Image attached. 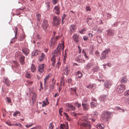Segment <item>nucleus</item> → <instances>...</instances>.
<instances>
[{"instance_id":"0eeeda50","label":"nucleus","mask_w":129,"mask_h":129,"mask_svg":"<svg viewBox=\"0 0 129 129\" xmlns=\"http://www.w3.org/2000/svg\"><path fill=\"white\" fill-rule=\"evenodd\" d=\"M110 51L109 49H106L104 50L101 54L100 58L104 59L106 58L108 56V53Z\"/></svg>"},{"instance_id":"c756f323","label":"nucleus","mask_w":129,"mask_h":129,"mask_svg":"<svg viewBox=\"0 0 129 129\" xmlns=\"http://www.w3.org/2000/svg\"><path fill=\"white\" fill-rule=\"evenodd\" d=\"M96 127L97 129H103L104 128V126L103 124L101 125L100 124H98L96 126Z\"/></svg>"},{"instance_id":"37998d69","label":"nucleus","mask_w":129,"mask_h":129,"mask_svg":"<svg viewBox=\"0 0 129 129\" xmlns=\"http://www.w3.org/2000/svg\"><path fill=\"white\" fill-rule=\"evenodd\" d=\"M58 0H52V3L53 5H55L57 4Z\"/></svg>"},{"instance_id":"6e6d98bb","label":"nucleus","mask_w":129,"mask_h":129,"mask_svg":"<svg viewBox=\"0 0 129 129\" xmlns=\"http://www.w3.org/2000/svg\"><path fill=\"white\" fill-rule=\"evenodd\" d=\"M91 63H88L86 65V68L87 69H89L91 67Z\"/></svg>"},{"instance_id":"c85d7f7f","label":"nucleus","mask_w":129,"mask_h":129,"mask_svg":"<svg viewBox=\"0 0 129 129\" xmlns=\"http://www.w3.org/2000/svg\"><path fill=\"white\" fill-rule=\"evenodd\" d=\"M37 19L38 21L41 22L42 20L41 19V15L40 14H38L36 15Z\"/></svg>"},{"instance_id":"39448f33","label":"nucleus","mask_w":129,"mask_h":129,"mask_svg":"<svg viewBox=\"0 0 129 129\" xmlns=\"http://www.w3.org/2000/svg\"><path fill=\"white\" fill-rule=\"evenodd\" d=\"M125 89V87L124 85H117L116 87L117 92L118 93H121L123 92Z\"/></svg>"},{"instance_id":"423d86ee","label":"nucleus","mask_w":129,"mask_h":129,"mask_svg":"<svg viewBox=\"0 0 129 129\" xmlns=\"http://www.w3.org/2000/svg\"><path fill=\"white\" fill-rule=\"evenodd\" d=\"M59 38V36H57L55 38L53 37L51 39L50 46L53 48L54 46L57 43V40Z\"/></svg>"},{"instance_id":"4d7b16f0","label":"nucleus","mask_w":129,"mask_h":129,"mask_svg":"<svg viewBox=\"0 0 129 129\" xmlns=\"http://www.w3.org/2000/svg\"><path fill=\"white\" fill-rule=\"evenodd\" d=\"M55 56H52V57L51 58V60L52 61H55Z\"/></svg>"},{"instance_id":"8fccbe9b","label":"nucleus","mask_w":129,"mask_h":129,"mask_svg":"<svg viewBox=\"0 0 129 129\" xmlns=\"http://www.w3.org/2000/svg\"><path fill=\"white\" fill-rule=\"evenodd\" d=\"M74 105L78 108L79 107L81 106V104L79 103H76L74 104Z\"/></svg>"},{"instance_id":"4c0bfd02","label":"nucleus","mask_w":129,"mask_h":129,"mask_svg":"<svg viewBox=\"0 0 129 129\" xmlns=\"http://www.w3.org/2000/svg\"><path fill=\"white\" fill-rule=\"evenodd\" d=\"M77 74L78 75V78H80L82 77L83 75L82 73L79 71L77 72Z\"/></svg>"},{"instance_id":"58836bf2","label":"nucleus","mask_w":129,"mask_h":129,"mask_svg":"<svg viewBox=\"0 0 129 129\" xmlns=\"http://www.w3.org/2000/svg\"><path fill=\"white\" fill-rule=\"evenodd\" d=\"M124 95L126 96L129 97V90L125 91L124 92Z\"/></svg>"},{"instance_id":"a18cd8bd","label":"nucleus","mask_w":129,"mask_h":129,"mask_svg":"<svg viewBox=\"0 0 129 129\" xmlns=\"http://www.w3.org/2000/svg\"><path fill=\"white\" fill-rule=\"evenodd\" d=\"M67 57V54L66 53H65L64 55L63 58V62H64V63H65V62L66 61V59Z\"/></svg>"},{"instance_id":"dca6fc26","label":"nucleus","mask_w":129,"mask_h":129,"mask_svg":"<svg viewBox=\"0 0 129 129\" xmlns=\"http://www.w3.org/2000/svg\"><path fill=\"white\" fill-rule=\"evenodd\" d=\"M73 40L76 43L79 42V36L77 34H75L72 36Z\"/></svg>"},{"instance_id":"5701e85b","label":"nucleus","mask_w":129,"mask_h":129,"mask_svg":"<svg viewBox=\"0 0 129 129\" xmlns=\"http://www.w3.org/2000/svg\"><path fill=\"white\" fill-rule=\"evenodd\" d=\"M82 105L83 109L86 110H87L89 108V105L88 104H85L83 103L82 104Z\"/></svg>"},{"instance_id":"a878e982","label":"nucleus","mask_w":129,"mask_h":129,"mask_svg":"<svg viewBox=\"0 0 129 129\" xmlns=\"http://www.w3.org/2000/svg\"><path fill=\"white\" fill-rule=\"evenodd\" d=\"M3 82L7 85H10V81L7 78L5 79L3 81Z\"/></svg>"},{"instance_id":"72a5a7b5","label":"nucleus","mask_w":129,"mask_h":129,"mask_svg":"<svg viewBox=\"0 0 129 129\" xmlns=\"http://www.w3.org/2000/svg\"><path fill=\"white\" fill-rule=\"evenodd\" d=\"M54 127V125L52 122L50 123L49 124L48 129H53Z\"/></svg>"},{"instance_id":"4468645a","label":"nucleus","mask_w":129,"mask_h":129,"mask_svg":"<svg viewBox=\"0 0 129 129\" xmlns=\"http://www.w3.org/2000/svg\"><path fill=\"white\" fill-rule=\"evenodd\" d=\"M60 8L59 5L56 6L54 7L53 11L56 14L58 15L60 13L59 11Z\"/></svg>"},{"instance_id":"6e6552de","label":"nucleus","mask_w":129,"mask_h":129,"mask_svg":"<svg viewBox=\"0 0 129 129\" xmlns=\"http://www.w3.org/2000/svg\"><path fill=\"white\" fill-rule=\"evenodd\" d=\"M42 27L45 31L48 30L49 27V25L47 20H43L42 23Z\"/></svg>"},{"instance_id":"1a4fd4ad","label":"nucleus","mask_w":129,"mask_h":129,"mask_svg":"<svg viewBox=\"0 0 129 129\" xmlns=\"http://www.w3.org/2000/svg\"><path fill=\"white\" fill-rule=\"evenodd\" d=\"M53 23L54 25L56 26L58 25L60 23V19L58 17L55 16L53 18Z\"/></svg>"},{"instance_id":"de8ad7c7","label":"nucleus","mask_w":129,"mask_h":129,"mask_svg":"<svg viewBox=\"0 0 129 129\" xmlns=\"http://www.w3.org/2000/svg\"><path fill=\"white\" fill-rule=\"evenodd\" d=\"M17 30H18L17 28V27H16L15 28V31H14L15 33V37L14 38H13V39H16V38L15 37H16L17 35Z\"/></svg>"},{"instance_id":"393cba45","label":"nucleus","mask_w":129,"mask_h":129,"mask_svg":"<svg viewBox=\"0 0 129 129\" xmlns=\"http://www.w3.org/2000/svg\"><path fill=\"white\" fill-rule=\"evenodd\" d=\"M127 80V78L126 77L124 76L123 77L121 80V82L123 83H125L126 82Z\"/></svg>"},{"instance_id":"2f4dec72","label":"nucleus","mask_w":129,"mask_h":129,"mask_svg":"<svg viewBox=\"0 0 129 129\" xmlns=\"http://www.w3.org/2000/svg\"><path fill=\"white\" fill-rule=\"evenodd\" d=\"M125 105L127 106H129V98H126L124 102Z\"/></svg>"},{"instance_id":"412c9836","label":"nucleus","mask_w":129,"mask_h":129,"mask_svg":"<svg viewBox=\"0 0 129 129\" xmlns=\"http://www.w3.org/2000/svg\"><path fill=\"white\" fill-rule=\"evenodd\" d=\"M22 51L26 56L27 55L29 52V50L28 49L25 48H22Z\"/></svg>"},{"instance_id":"864d4df0","label":"nucleus","mask_w":129,"mask_h":129,"mask_svg":"<svg viewBox=\"0 0 129 129\" xmlns=\"http://www.w3.org/2000/svg\"><path fill=\"white\" fill-rule=\"evenodd\" d=\"M7 101H8V102L9 103H11V99L8 97L7 98Z\"/></svg>"},{"instance_id":"bf43d9fd","label":"nucleus","mask_w":129,"mask_h":129,"mask_svg":"<svg viewBox=\"0 0 129 129\" xmlns=\"http://www.w3.org/2000/svg\"><path fill=\"white\" fill-rule=\"evenodd\" d=\"M27 83L29 84H31L33 83V82L29 81H27Z\"/></svg>"},{"instance_id":"f704fd0d","label":"nucleus","mask_w":129,"mask_h":129,"mask_svg":"<svg viewBox=\"0 0 129 129\" xmlns=\"http://www.w3.org/2000/svg\"><path fill=\"white\" fill-rule=\"evenodd\" d=\"M45 55L43 53H42L40 58L39 59L40 61H42L45 58Z\"/></svg>"},{"instance_id":"20e7f679","label":"nucleus","mask_w":129,"mask_h":129,"mask_svg":"<svg viewBox=\"0 0 129 129\" xmlns=\"http://www.w3.org/2000/svg\"><path fill=\"white\" fill-rule=\"evenodd\" d=\"M111 116L110 113L108 112H106L103 113L101 117L102 119L105 121H107L108 119Z\"/></svg>"},{"instance_id":"5fc2aeb1","label":"nucleus","mask_w":129,"mask_h":129,"mask_svg":"<svg viewBox=\"0 0 129 129\" xmlns=\"http://www.w3.org/2000/svg\"><path fill=\"white\" fill-rule=\"evenodd\" d=\"M98 68L97 67H94L93 68V70L94 72H97L98 71Z\"/></svg>"},{"instance_id":"6ab92c4d","label":"nucleus","mask_w":129,"mask_h":129,"mask_svg":"<svg viewBox=\"0 0 129 129\" xmlns=\"http://www.w3.org/2000/svg\"><path fill=\"white\" fill-rule=\"evenodd\" d=\"M69 89L71 91V95H73L74 93H76L77 88L76 87H75L70 88Z\"/></svg>"},{"instance_id":"473e14b6","label":"nucleus","mask_w":129,"mask_h":129,"mask_svg":"<svg viewBox=\"0 0 129 129\" xmlns=\"http://www.w3.org/2000/svg\"><path fill=\"white\" fill-rule=\"evenodd\" d=\"M31 71L33 72H35L36 70V68L33 64H31Z\"/></svg>"},{"instance_id":"4be33fe9","label":"nucleus","mask_w":129,"mask_h":129,"mask_svg":"<svg viewBox=\"0 0 129 129\" xmlns=\"http://www.w3.org/2000/svg\"><path fill=\"white\" fill-rule=\"evenodd\" d=\"M83 57L82 56L80 55L78 56L76 59L77 61L79 62H82L84 60L83 59Z\"/></svg>"},{"instance_id":"f3484780","label":"nucleus","mask_w":129,"mask_h":129,"mask_svg":"<svg viewBox=\"0 0 129 129\" xmlns=\"http://www.w3.org/2000/svg\"><path fill=\"white\" fill-rule=\"evenodd\" d=\"M67 106L68 108H69V109L68 110V111L70 110L74 111L76 110L75 107L71 104H68L67 105Z\"/></svg>"},{"instance_id":"aec40b11","label":"nucleus","mask_w":129,"mask_h":129,"mask_svg":"<svg viewBox=\"0 0 129 129\" xmlns=\"http://www.w3.org/2000/svg\"><path fill=\"white\" fill-rule=\"evenodd\" d=\"M43 104L42 106L43 107H45L46 106L48 105L49 104V102L48 101V99L46 98L45 99V101H42Z\"/></svg>"},{"instance_id":"3c124183","label":"nucleus","mask_w":129,"mask_h":129,"mask_svg":"<svg viewBox=\"0 0 129 129\" xmlns=\"http://www.w3.org/2000/svg\"><path fill=\"white\" fill-rule=\"evenodd\" d=\"M46 7L47 8V9L48 10H49L50 9V2H47V3Z\"/></svg>"},{"instance_id":"774afa93","label":"nucleus","mask_w":129,"mask_h":129,"mask_svg":"<svg viewBox=\"0 0 129 129\" xmlns=\"http://www.w3.org/2000/svg\"><path fill=\"white\" fill-rule=\"evenodd\" d=\"M97 31L98 33H100L102 32V30L101 29L99 28L98 29Z\"/></svg>"},{"instance_id":"cd10ccee","label":"nucleus","mask_w":129,"mask_h":129,"mask_svg":"<svg viewBox=\"0 0 129 129\" xmlns=\"http://www.w3.org/2000/svg\"><path fill=\"white\" fill-rule=\"evenodd\" d=\"M90 105L91 106L93 107H95L97 105V102H90Z\"/></svg>"},{"instance_id":"e433bc0d","label":"nucleus","mask_w":129,"mask_h":129,"mask_svg":"<svg viewBox=\"0 0 129 129\" xmlns=\"http://www.w3.org/2000/svg\"><path fill=\"white\" fill-rule=\"evenodd\" d=\"M49 75H48L47 76H46L45 78H44V85H45L46 84L47 81V80L49 79Z\"/></svg>"},{"instance_id":"052dcab7","label":"nucleus","mask_w":129,"mask_h":129,"mask_svg":"<svg viewBox=\"0 0 129 129\" xmlns=\"http://www.w3.org/2000/svg\"><path fill=\"white\" fill-rule=\"evenodd\" d=\"M26 77L28 78H30V75L28 74H26Z\"/></svg>"},{"instance_id":"f03ea898","label":"nucleus","mask_w":129,"mask_h":129,"mask_svg":"<svg viewBox=\"0 0 129 129\" xmlns=\"http://www.w3.org/2000/svg\"><path fill=\"white\" fill-rule=\"evenodd\" d=\"M64 49V43L63 42L62 44H59L56 49L53 51L52 53V56L57 57L61 54L62 49L63 51Z\"/></svg>"},{"instance_id":"ddd939ff","label":"nucleus","mask_w":129,"mask_h":129,"mask_svg":"<svg viewBox=\"0 0 129 129\" xmlns=\"http://www.w3.org/2000/svg\"><path fill=\"white\" fill-rule=\"evenodd\" d=\"M112 85V83L110 81L107 80L106 81L104 84V86L107 88H109Z\"/></svg>"},{"instance_id":"49530a36","label":"nucleus","mask_w":129,"mask_h":129,"mask_svg":"<svg viewBox=\"0 0 129 129\" xmlns=\"http://www.w3.org/2000/svg\"><path fill=\"white\" fill-rule=\"evenodd\" d=\"M66 16V14H64L63 15V16L62 17V20H61V22L62 24H63V23L64 22H63V21L64 19L65 18V17Z\"/></svg>"},{"instance_id":"9b49d317","label":"nucleus","mask_w":129,"mask_h":129,"mask_svg":"<svg viewBox=\"0 0 129 129\" xmlns=\"http://www.w3.org/2000/svg\"><path fill=\"white\" fill-rule=\"evenodd\" d=\"M45 64H39L38 67V71L40 73H42L44 71V67Z\"/></svg>"},{"instance_id":"a19ab883","label":"nucleus","mask_w":129,"mask_h":129,"mask_svg":"<svg viewBox=\"0 0 129 129\" xmlns=\"http://www.w3.org/2000/svg\"><path fill=\"white\" fill-rule=\"evenodd\" d=\"M36 94H34L33 96L32 99L33 102H35L36 101Z\"/></svg>"},{"instance_id":"9d476101","label":"nucleus","mask_w":129,"mask_h":129,"mask_svg":"<svg viewBox=\"0 0 129 129\" xmlns=\"http://www.w3.org/2000/svg\"><path fill=\"white\" fill-rule=\"evenodd\" d=\"M70 71V67L69 65H67L64 68L63 72L66 75H68Z\"/></svg>"},{"instance_id":"603ef678","label":"nucleus","mask_w":129,"mask_h":129,"mask_svg":"<svg viewBox=\"0 0 129 129\" xmlns=\"http://www.w3.org/2000/svg\"><path fill=\"white\" fill-rule=\"evenodd\" d=\"M86 10L87 11H90L91 10V9L88 6H86Z\"/></svg>"},{"instance_id":"13d9d810","label":"nucleus","mask_w":129,"mask_h":129,"mask_svg":"<svg viewBox=\"0 0 129 129\" xmlns=\"http://www.w3.org/2000/svg\"><path fill=\"white\" fill-rule=\"evenodd\" d=\"M85 29L84 28L83 29L79 31V33L81 34H83V32L85 30Z\"/></svg>"},{"instance_id":"ea45409f","label":"nucleus","mask_w":129,"mask_h":129,"mask_svg":"<svg viewBox=\"0 0 129 129\" xmlns=\"http://www.w3.org/2000/svg\"><path fill=\"white\" fill-rule=\"evenodd\" d=\"M18 114H19V116L20 114V112L19 111H16L14 113L13 116H16Z\"/></svg>"},{"instance_id":"680f3d73","label":"nucleus","mask_w":129,"mask_h":129,"mask_svg":"<svg viewBox=\"0 0 129 129\" xmlns=\"http://www.w3.org/2000/svg\"><path fill=\"white\" fill-rule=\"evenodd\" d=\"M83 39L85 41H86L88 39L87 37L86 36H84L83 37Z\"/></svg>"},{"instance_id":"69168bd1","label":"nucleus","mask_w":129,"mask_h":129,"mask_svg":"<svg viewBox=\"0 0 129 129\" xmlns=\"http://www.w3.org/2000/svg\"><path fill=\"white\" fill-rule=\"evenodd\" d=\"M72 80L71 78H70L68 79V82L69 83H72Z\"/></svg>"},{"instance_id":"c9c22d12","label":"nucleus","mask_w":129,"mask_h":129,"mask_svg":"<svg viewBox=\"0 0 129 129\" xmlns=\"http://www.w3.org/2000/svg\"><path fill=\"white\" fill-rule=\"evenodd\" d=\"M97 42L98 43H101L102 42V39L100 36H97L96 37Z\"/></svg>"},{"instance_id":"338daca9","label":"nucleus","mask_w":129,"mask_h":129,"mask_svg":"<svg viewBox=\"0 0 129 129\" xmlns=\"http://www.w3.org/2000/svg\"><path fill=\"white\" fill-rule=\"evenodd\" d=\"M92 102H97L96 100L93 97L92 98Z\"/></svg>"},{"instance_id":"f8f14e48","label":"nucleus","mask_w":129,"mask_h":129,"mask_svg":"<svg viewBox=\"0 0 129 129\" xmlns=\"http://www.w3.org/2000/svg\"><path fill=\"white\" fill-rule=\"evenodd\" d=\"M106 31V34L108 36H112L114 34V31L111 29H108Z\"/></svg>"},{"instance_id":"7c9ffc66","label":"nucleus","mask_w":129,"mask_h":129,"mask_svg":"<svg viewBox=\"0 0 129 129\" xmlns=\"http://www.w3.org/2000/svg\"><path fill=\"white\" fill-rule=\"evenodd\" d=\"M87 87L88 88H95V85L94 84H90L87 86Z\"/></svg>"},{"instance_id":"f257e3e1","label":"nucleus","mask_w":129,"mask_h":129,"mask_svg":"<svg viewBox=\"0 0 129 129\" xmlns=\"http://www.w3.org/2000/svg\"><path fill=\"white\" fill-rule=\"evenodd\" d=\"M86 118V117H85L84 119L82 118V119H79L77 121L78 124L81 128H83L85 129H90L91 128L90 123L85 120Z\"/></svg>"},{"instance_id":"e2e57ef3","label":"nucleus","mask_w":129,"mask_h":129,"mask_svg":"<svg viewBox=\"0 0 129 129\" xmlns=\"http://www.w3.org/2000/svg\"><path fill=\"white\" fill-rule=\"evenodd\" d=\"M93 114L94 115H95L96 116L98 114V113L96 111H95L93 112Z\"/></svg>"},{"instance_id":"09e8293b","label":"nucleus","mask_w":129,"mask_h":129,"mask_svg":"<svg viewBox=\"0 0 129 129\" xmlns=\"http://www.w3.org/2000/svg\"><path fill=\"white\" fill-rule=\"evenodd\" d=\"M54 87V86L51 84L50 85H49V90H52L53 89Z\"/></svg>"},{"instance_id":"bb28decb","label":"nucleus","mask_w":129,"mask_h":129,"mask_svg":"<svg viewBox=\"0 0 129 129\" xmlns=\"http://www.w3.org/2000/svg\"><path fill=\"white\" fill-rule=\"evenodd\" d=\"M106 98V96L105 95H102L100 96V100L101 101H104Z\"/></svg>"},{"instance_id":"7ed1b4c3","label":"nucleus","mask_w":129,"mask_h":129,"mask_svg":"<svg viewBox=\"0 0 129 129\" xmlns=\"http://www.w3.org/2000/svg\"><path fill=\"white\" fill-rule=\"evenodd\" d=\"M15 57L19 59L21 64H24L25 63V57L22 55L21 53L19 52H17L16 53Z\"/></svg>"},{"instance_id":"79ce46f5","label":"nucleus","mask_w":129,"mask_h":129,"mask_svg":"<svg viewBox=\"0 0 129 129\" xmlns=\"http://www.w3.org/2000/svg\"><path fill=\"white\" fill-rule=\"evenodd\" d=\"M66 116V118L69 120L70 121L71 120V118H70L69 116L68 115L67 113L64 112L63 113Z\"/></svg>"},{"instance_id":"2eb2a0df","label":"nucleus","mask_w":129,"mask_h":129,"mask_svg":"<svg viewBox=\"0 0 129 129\" xmlns=\"http://www.w3.org/2000/svg\"><path fill=\"white\" fill-rule=\"evenodd\" d=\"M77 29L76 25H75L72 24L71 25L70 27V33L71 35L73 32L75 31V30Z\"/></svg>"},{"instance_id":"c03bdc74","label":"nucleus","mask_w":129,"mask_h":129,"mask_svg":"<svg viewBox=\"0 0 129 129\" xmlns=\"http://www.w3.org/2000/svg\"><path fill=\"white\" fill-rule=\"evenodd\" d=\"M34 124V123H31L29 124H26L25 126L26 128H28L32 126Z\"/></svg>"},{"instance_id":"a211bd4d","label":"nucleus","mask_w":129,"mask_h":129,"mask_svg":"<svg viewBox=\"0 0 129 129\" xmlns=\"http://www.w3.org/2000/svg\"><path fill=\"white\" fill-rule=\"evenodd\" d=\"M68 123L66 122L65 124H61L60 128L61 129H68Z\"/></svg>"},{"instance_id":"0e129e2a","label":"nucleus","mask_w":129,"mask_h":129,"mask_svg":"<svg viewBox=\"0 0 129 129\" xmlns=\"http://www.w3.org/2000/svg\"><path fill=\"white\" fill-rule=\"evenodd\" d=\"M60 63L59 62H58L56 64V67H59V66L60 65Z\"/></svg>"},{"instance_id":"b1692460","label":"nucleus","mask_w":129,"mask_h":129,"mask_svg":"<svg viewBox=\"0 0 129 129\" xmlns=\"http://www.w3.org/2000/svg\"><path fill=\"white\" fill-rule=\"evenodd\" d=\"M104 16L105 18L108 19L111 18V14L106 13L104 14Z\"/></svg>"}]
</instances>
